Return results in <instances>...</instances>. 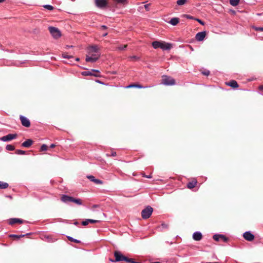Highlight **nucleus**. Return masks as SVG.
Returning a JSON list of instances; mask_svg holds the SVG:
<instances>
[{"mask_svg":"<svg viewBox=\"0 0 263 263\" xmlns=\"http://www.w3.org/2000/svg\"><path fill=\"white\" fill-rule=\"evenodd\" d=\"M213 238L215 241H217L221 240L224 242H227L228 240V238L222 234H215L213 235Z\"/></svg>","mask_w":263,"mask_h":263,"instance_id":"423d86ee","label":"nucleus"},{"mask_svg":"<svg viewBox=\"0 0 263 263\" xmlns=\"http://www.w3.org/2000/svg\"><path fill=\"white\" fill-rule=\"evenodd\" d=\"M240 0H230V4L233 6H236L238 5Z\"/></svg>","mask_w":263,"mask_h":263,"instance_id":"bb28decb","label":"nucleus"},{"mask_svg":"<svg viewBox=\"0 0 263 263\" xmlns=\"http://www.w3.org/2000/svg\"><path fill=\"white\" fill-rule=\"evenodd\" d=\"M87 178L91 181L95 182V183L96 184H102V181H101L100 180H99V179H96L95 178L94 176H92V175H90V176H87Z\"/></svg>","mask_w":263,"mask_h":263,"instance_id":"dca6fc26","label":"nucleus"},{"mask_svg":"<svg viewBox=\"0 0 263 263\" xmlns=\"http://www.w3.org/2000/svg\"><path fill=\"white\" fill-rule=\"evenodd\" d=\"M243 236L246 240L250 241L253 240L254 238V236L249 231L245 232Z\"/></svg>","mask_w":263,"mask_h":263,"instance_id":"9b49d317","label":"nucleus"},{"mask_svg":"<svg viewBox=\"0 0 263 263\" xmlns=\"http://www.w3.org/2000/svg\"><path fill=\"white\" fill-rule=\"evenodd\" d=\"M62 57H63V58H66V59H69V58H72V56L68 55L66 54H63Z\"/></svg>","mask_w":263,"mask_h":263,"instance_id":"37998d69","label":"nucleus"},{"mask_svg":"<svg viewBox=\"0 0 263 263\" xmlns=\"http://www.w3.org/2000/svg\"><path fill=\"white\" fill-rule=\"evenodd\" d=\"M196 21H197L198 23H199L202 25H204L205 23L204 22H203L202 20L196 18Z\"/></svg>","mask_w":263,"mask_h":263,"instance_id":"79ce46f5","label":"nucleus"},{"mask_svg":"<svg viewBox=\"0 0 263 263\" xmlns=\"http://www.w3.org/2000/svg\"><path fill=\"white\" fill-rule=\"evenodd\" d=\"M98 221H99L98 220H96L87 219H86L82 221V224L83 226H87L89 223H95L98 222Z\"/></svg>","mask_w":263,"mask_h":263,"instance_id":"f3484780","label":"nucleus"},{"mask_svg":"<svg viewBox=\"0 0 263 263\" xmlns=\"http://www.w3.org/2000/svg\"><path fill=\"white\" fill-rule=\"evenodd\" d=\"M161 44V41H154L152 43V46L155 49L160 48Z\"/></svg>","mask_w":263,"mask_h":263,"instance_id":"412c9836","label":"nucleus"},{"mask_svg":"<svg viewBox=\"0 0 263 263\" xmlns=\"http://www.w3.org/2000/svg\"><path fill=\"white\" fill-rule=\"evenodd\" d=\"M143 176L145 177V178H152V176L151 175H144Z\"/></svg>","mask_w":263,"mask_h":263,"instance_id":"a18cd8bd","label":"nucleus"},{"mask_svg":"<svg viewBox=\"0 0 263 263\" xmlns=\"http://www.w3.org/2000/svg\"><path fill=\"white\" fill-rule=\"evenodd\" d=\"M185 17H186V18H187L188 19H190V20H196V18L193 17V16H191L190 15H186Z\"/></svg>","mask_w":263,"mask_h":263,"instance_id":"ea45409f","label":"nucleus"},{"mask_svg":"<svg viewBox=\"0 0 263 263\" xmlns=\"http://www.w3.org/2000/svg\"><path fill=\"white\" fill-rule=\"evenodd\" d=\"M17 137L16 134H8L5 136H3L1 138V140L3 141H9L11 140L14 139Z\"/></svg>","mask_w":263,"mask_h":263,"instance_id":"0eeeda50","label":"nucleus"},{"mask_svg":"<svg viewBox=\"0 0 263 263\" xmlns=\"http://www.w3.org/2000/svg\"><path fill=\"white\" fill-rule=\"evenodd\" d=\"M186 2V0H178L177 1V4L178 5H182L184 4Z\"/></svg>","mask_w":263,"mask_h":263,"instance_id":"c756f323","label":"nucleus"},{"mask_svg":"<svg viewBox=\"0 0 263 263\" xmlns=\"http://www.w3.org/2000/svg\"><path fill=\"white\" fill-rule=\"evenodd\" d=\"M206 33L205 31L198 32L196 35V40L198 41H202L205 38Z\"/></svg>","mask_w":263,"mask_h":263,"instance_id":"9d476101","label":"nucleus"},{"mask_svg":"<svg viewBox=\"0 0 263 263\" xmlns=\"http://www.w3.org/2000/svg\"><path fill=\"white\" fill-rule=\"evenodd\" d=\"M44 7L49 10H52L53 9V7L50 5H46Z\"/></svg>","mask_w":263,"mask_h":263,"instance_id":"2f4dec72","label":"nucleus"},{"mask_svg":"<svg viewBox=\"0 0 263 263\" xmlns=\"http://www.w3.org/2000/svg\"><path fill=\"white\" fill-rule=\"evenodd\" d=\"M98 206V205L97 204L93 205V208H97Z\"/></svg>","mask_w":263,"mask_h":263,"instance_id":"3c124183","label":"nucleus"},{"mask_svg":"<svg viewBox=\"0 0 263 263\" xmlns=\"http://www.w3.org/2000/svg\"><path fill=\"white\" fill-rule=\"evenodd\" d=\"M202 234L200 232H195L193 233V238L196 241H199L202 239Z\"/></svg>","mask_w":263,"mask_h":263,"instance_id":"4468645a","label":"nucleus"},{"mask_svg":"<svg viewBox=\"0 0 263 263\" xmlns=\"http://www.w3.org/2000/svg\"><path fill=\"white\" fill-rule=\"evenodd\" d=\"M179 23V19L177 17L172 18L170 21L169 23L173 26H175Z\"/></svg>","mask_w":263,"mask_h":263,"instance_id":"4be33fe9","label":"nucleus"},{"mask_svg":"<svg viewBox=\"0 0 263 263\" xmlns=\"http://www.w3.org/2000/svg\"><path fill=\"white\" fill-rule=\"evenodd\" d=\"M132 87H136V88H146L147 87V86L146 87H143L140 85H138V84H131V85H129L127 86H126V88H132Z\"/></svg>","mask_w":263,"mask_h":263,"instance_id":"b1692460","label":"nucleus"},{"mask_svg":"<svg viewBox=\"0 0 263 263\" xmlns=\"http://www.w3.org/2000/svg\"><path fill=\"white\" fill-rule=\"evenodd\" d=\"M89 56L87 55L86 61L88 62L93 63L96 62L100 57V53L99 52V48L97 46H92L89 47L88 49Z\"/></svg>","mask_w":263,"mask_h":263,"instance_id":"f257e3e1","label":"nucleus"},{"mask_svg":"<svg viewBox=\"0 0 263 263\" xmlns=\"http://www.w3.org/2000/svg\"><path fill=\"white\" fill-rule=\"evenodd\" d=\"M5 1V0H0V3L4 2Z\"/></svg>","mask_w":263,"mask_h":263,"instance_id":"603ef678","label":"nucleus"},{"mask_svg":"<svg viewBox=\"0 0 263 263\" xmlns=\"http://www.w3.org/2000/svg\"><path fill=\"white\" fill-rule=\"evenodd\" d=\"M72 197L66 195H63L61 197V200L65 203L71 202Z\"/></svg>","mask_w":263,"mask_h":263,"instance_id":"2eb2a0df","label":"nucleus"},{"mask_svg":"<svg viewBox=\"0 0 263 263\" xmlns=\"http://www.w3.org/2000/svg\"><path fill=\"white\" fill-rule=\"evenodd\" d=\"M101 27L103 29H106L107 28V27L106 26H104V25L102 26Z\"/></svg>","mask_w":263,"mask_h":263,"instance_id":"49530a36","label":"nucleus"},{"mask_svg":"<svg viewBox=\"0 0 263 263\" xmlns=\"http://www.w3.org/2000/svg\"><path fill=\"white\" fill-rule=\"evenodd\" d=\"M71 202H74L78 205H81L82 204V201L80 199H76L72 197Z\"/></svg>","mask_w":263,"mask_h":263,"instance_id":"a878e982","label":"nucleus"},{"mask_svg":"<svg viewBox=\"0 0 263 263\" xmlns=\"http://www.w3.org/2000/svg\"><path fill=\"white\" fill-rule=\"evenodd\" d=\"M253 28L256 31H263V27H258L253 26Z\"/></svg>","mask_w":263,"mask_h":263,"instance_id":"72a5a7b5","label":"nucleus"},{"mask_svg":"<svg viewBox=\"0 0 263 263\" xmlns=\"http://www.w3.org/2000/svg\"><path fill=\"white\" fill-rule=\"evenodd\" d=\"M54 147H55V144H52L50 145V147L51 148H53Z\"/></svg>","mask_w":263,"mask_h":263,"instance_id":"de8ad7c7","label":"nucleus"},{"mask_svg":"<svg viewBox=\"0 0 263 263\" xmlns=\"http://www.w3.org/2000/svg\"><path fill=\"white\" fill-rule=\"evenodd\" d=\"M129 59L132 61H137L139 60V58L135 55L130 57Z\"/></svg>","mask_w":263,"mask_h":263,"instance_id":"58836bf2","label":"nucleus"},{"mask_svg":"<svg viewBox=\"0 0 263 263\" xmlns=\"http://www.w3.org/2000/svg\"><path fill=\"white\" fill-rule=\"evenodd\" d=\"M8 184L6 182L0 181V189H5L8 187Z\"/></svg>","mask_w":263,"mask_h":263,"instance_id":"393cba45","label":"nucleus"},{"mask_svg":"<svg viewBox=\"0 0 263 263\" xmlns=\"http://www.w3.org/2000/svg\"><path fill=\"white\" fill-rule=\"evenodd\" d=\"M47 149V146L46 144H43L41 147V151H45Z\"/></svg>","mask_w":263,"mask_h":263,"instance_id":"e433bc0d","label":"nucleus"},{"mask_svg":"<svg viewBox=\"0 0 263 263\" xmlns=\"http://www.w3.org/2000/svg\"><path fill=\"white\" fill-rule=\"evenodd\" d=\"M49 31L54 39H58L61 36L60 31L56 27H49Z\"/></svg>","mask_w":263,"mask_h":263,"instance_id":"20e7f679","label":"nucleus"},{"mask_svg":"<svg viewBox=\"0 0 263 263\" xmlns=\"http://www.w3.org/2000/svg\"><path fill=\"white\" fill-rule=\"evenodd\" d=\"M150 4H146V5H144V8L145 9L147 10V11H148L149 10V6Z\"/></svg>","mask_w":263,"mask_h":263,"instance_id":"c03bdc74","label":"nucleus"},{"mask_svg":"<svg viewBox=\"0 0 263 263\" xmlns=\"http://www.w3.org/2000/svg\"><path fill=\"white\" fill-rule=\"evenodd\" d=\"M6 148L7 151H13L15 149L14 146L13 145H10V144L7 145L6 146Z\"/></svg>","mask_w":263,"mask_h":263,"instance_id":"cd10ccee","label":"nucleus"},{"mask_svg":"<svg viewBox=\"0 0 263 263\" xmlns=\"http://www.w3.org/2000/svg\"><path fill=\"white\" fill-rule=\"evenodd\" d=\"M197 181H193L192 182H190L187 183V186L189 189H193L194 188L196 185L197 184Z\"/></svg>","mask_w":263,"mask_h":263,"instance_id":"5701e85b","label":"nucleus"},{"mask_svg":"<svg viewBox=\"0 0 263 263\" xmlns=\"http://www.w3.org/2000/svg\"><path fill=\"white\" fill-rule=\"evenodd\" d=\"M107 33H104V34H103V36H106V35H107Z\"/></svg>","mask_w":263,"mask_h":263,"instance_id":"8fccbe9b","label":"nucleus"},{"mask_svg":"<svg viewBox=\"0 0 263 263\" xmlns=\"http://www.w3.org/2000/svg\"><path fill=\"white\" fill-rule=\"evenodd\" d=\"M126 45H120L117 47V49L119 50H123L126 48Z\"/></svg>","mask_w":263,"mask_h":263,"instance_id":"f704fd0d","label":"nucleus"},{"mask_svg":"<svg viewBox=\"0 0 263 263\" xmlns=\"http://www.w3.org/2000/svg\"><path fill=\"white\" fill-rule=\"evenodd\" d=\"M123 258V261H126L127 262H131V263H136V262L135 261H134L132 259L128 258L125 256H124V258Z\"/></svg>","mask_w":263,"mask_h":263,"instance_id":"c85d7f7f","label":"nucleus"},{"mask_svg":"<svg viewBox=\"0 0 263 263\" xmlns=\"http://www.w3.org/2000/svg\"><path fill=\"white\" fill-rule=\"evenodd\" d=\"M79 60H80V59H79V58H76V60L77 61H79Z\"/></svg>","mask_w":263,"mask_h":263,"instance_id":"864d4df0","label":"nucleus"},{"mask_svg":"<svg viewBox=\"0 0 263 263\" xmlns=\"http://www.w3.org/2000/svg\"><path fill=\"white\" fill-rule=\"evenodd\" d=\"M22 220L18 218H11L9 220V224H13L16 223H22Z\"/></svg>","mask_w":263,"mask_h":263,"instance_id":"6ab92c4d","label":"nucleus"},{"mask_svg":"<svg viewBox=\"0 0 263 263\" xmlns=\"http://www.w3.org/2000/svg\"><path fill=\"white\" fill-rule=\"evenodd\" d=\"M68 239L69 240H70L71 241H73V242H76V243H79L80 242V240L76 239H74L73 238H72L71 237H70V236L68 237Z\"/></svg>","mask_w":263,"mask_h":263,"instance_id":"7c9ffc66","label":"nucleus"},{"mask_svg":"<svg viewBox=\"0 0 263 263\" xmlns=\"http://www.w3.org/2000/svg\"><path fill=\"white\" fill-rule=\"evenodd\" d=\"M20 119L23 126L26 127H29L30 126V121L27 118L21 115L20 116Z\"/></svg>","mask_w":263,"mask_h":263,"instance_id":"39448f33","label":"nucleus"},{"mask_svg":"<svg viewBox=\"0 0 263 263\" xmlns=\"http://www.w3.org/2000/svg\"><path fill=\"white\" fill-rule=\"evenodd\" d=\"M15 153L17 155H24L25 154V152L22 150L17 149Z\"/></svg>","mask_w":263,"mask_h":263,"instance_id":"473e14b6","label":"nucleus"},{"mask_svg":"<svg viewBox=\"0 0 263 263\" xmlns=\"http://www.w3.org/2000/svg\"><path fill=\"white\" fill-rule=\"evenodd\" d=\"M172 45L171 43L161 41L160 48L163 50H170L172 48Z\"/></svg>","mask_w":263,"mask_h":263,"instance_id":"1a4fd4ad","label":"nucleus"},{"mask_svg":"<svg viewBox=\"0 0 263 263\" xmlns=\"http://www.w3.org/2000/svg\"><path fill=\"white\" fill-rule=\"evenodd\" d=\"M227 84L229 86H231L233 88H237L238 87V85L237 82L235 80H232L229 82L227 83Z\"/></svg>","mask_w":263,"mask_h":263,"instance_id":"aec40b11","label":"nucleus"},{"mask_svg":"<svg viewBox=\"0 0 263 263\" xmlns=\"http://www.w3.org/2000/svg\"><path fill=\"white\" fill-rule=\"evenodd\" d=\"M161 84L165 85H173L175 84V80L171 77L163 76L162 77Z\"/></svg>","mask_w":263,"mask_h":263,"instance_id":"7ed1b4c3","label":"nucleus"},{"mask_svg":"<svg viewBox=\"0 0 263 263\" xmlns=\"http://www.w3.org/2000/svg\"><path fill=\"white\" fill-rule=\"evenodd\" d=\"M25 236V235H11L10 236L11 237H15V238H20L22 237H24Z\"/></svg>","mask_w":263,"mask_h":263,"instance_id":"4c0bfd02","label":"nucleus"},{"mask_svg":"<svg viewBox=\"0 0 263 263\" xmlns=\"http://www.w3.org/2000/svg\"><path fill=\"white\" fill-rule=\"evenodd\" d=\"M153 211V209L150 206H147L146 208L143 209L141 212V216L143 219L148 218L152 215Z\"/></svg>","mask_w":263,"mask_h":263,"instance_id":"f03ea898","label":"nucleus"},{"mask_svg":"<svg viewBox=\"0 0 263 263\" xmlns=\"http://www.w3.org/2000/svg\"><path fill=\"white\" fill-rule=\"evenodd\" d=\"M202 73L203 74V75H205V76H209V74H210V71L209 70H205L203 71L202 72Z\"/></svg>","mask_w":263,"mask_h":263,"instance_id":"a19ab883","label":"nucleus"},{"mask_svg":"<svg viewBox=\"0 0 263 263\" xmlns=\"http://www.w3.org/2000/svg\"><path fill=\"white\" fill-rule=\"evenodd\" d=\"M118 3L125 4L127 3V0H115Z\"/></svg>","mask_w":263,"mask_h":263,"instance_id":"c9c22d12","label":"nucleus"},{"mask_svg":"<svg viewBox=\"0 0 263 263\" xmlns=\"http://www.w3.org/2000/svg\"><path fill=\"white\" fill-rule=\"evenodd\" d=\"M260 88L263 90V86H260Z\"/></svg>","mask_w":263,"mask_h":263,"instance_id":"5fc2aeb1","label":"nucleus"},{"mask_svg":"<svg viewBox=\"0 0 263 263\" xmlns=\"http://www.w3.org/2000/svg\"><path fill=\"white\" fill-rule=\"evenodd\" d=\"M32 143H33V142L31 140L28 139V140H26L25 141H24L22 143V146L25 147H29L32 145Z\"/></svg>","mask_w":263,"mask_h":263,"instance_id":"a211bd4d","label":"nucleus"},{"mask_svg":"<svg viewBox=\"0 0 263 263\" xmlns=\"http://www.w3.org/2000/svg\"><path fill=\"white\" fill-rule=\"evenodd\" d=\"M114 256L115 257V261H123L124 256L123 255L121 252L119 251H115L114 253Z\"/></svg>","mask_w":263,"mask_h":263,"instance_id":"f8f14e48","label":"nucleus"},{"mask_svg":"<svg viewBox=\"0 0 263 263\" xmlns=\"http://www.w3.org/2000/svg\"><path fill=\"white\" fill-rule=\"evenodd\" d=\"M92 72H99V71L98 70L92 69L91 71H83L81 73V74H82V75L84 76H93L96 77H100L99 74H94Z\"/></svg>","mask_w":263,"mask_h":263,"instance_id":"6e6552de","label":"nucleus"},{"mask_svg":"<svg viewBox=\"0 0 263 263\" xmlns=\"http://www.w3.org/2000/svg\"><path fill=\"white\" fill-rule=\"evenodd\" d=\"M111 155L112 156H115L116 155V152L112 153Z\"/></svg>","mask_w":263,"mask_h":263,"instance_id":"09e8293b","label":"nucleus"},{"mask_svg":"<svg viewBox=\"0 0 263 263\" xmlns=\"http://www.w3.org/2000/svg\"><path fill=\"white\" fill-rule=\"evenodd\" d=\"M96 5L99 8H102L107 5L106 0H95Z\"/></svg>","mask_w":263,"mask_h":263,"instance_id":"ddd939ff","label":"nucleus"}]
</instances>
